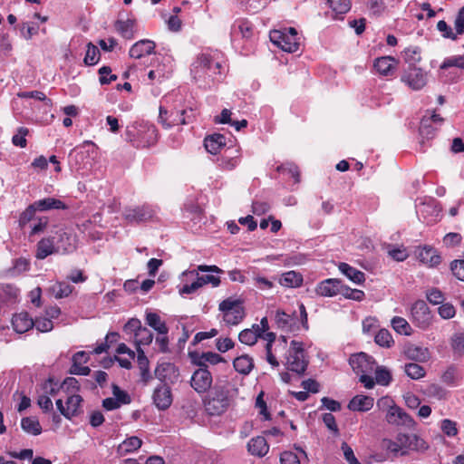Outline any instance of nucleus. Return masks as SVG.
I'll use <instances>...</instances> for the list:
<instances>
[{
  "instance_id": "33",
  "label": "nucleus",
  "mask_w": 464,
  "mask_h": 464,
  "mask_svg": "<svg viewBox=\"0 0 464 464\" xmlns=\"http://www.w3.org/2000/svg\"><path fill=\"white\" fill-rule=\"evenodd\" d=\"M142 445V440L137 436L126 438L117 448L120 456H125L138 450Z\"/></svg>"
},
{
  "instance_id": "53",
  "label": "nucleus",
  "mask_w": 464,
  "mask_h": 464,
  "mask_svg": "<svg viewBox=\"0 0 464 464\" xmlns=\"http://www.w3.org/2000/svg\"><path fill=\"white\" fill-rule=\"evenodd\" d=\"M36 208H34V204L29 205L20 215L19 217V227H24L30 221H34Z\"/></svg>"
},
{
  "instance_id": "7",
  "label": "nucleus",
  "mask_w": 464,
  "mask_h": 464,
  "mask_svg": "<svg viewBox=\"0 0 464 464\" xmlns=\"http://www.w3.org/2000/svg\"><path fill=\"white\" fill-rule=\"evenodd\" d=\"M270 41L287 53H295L299 49V38L295 28L273 30L269 34Z\"/></svg>"
},
{
  "instance_id": "3",
  "label": "nucleus",
  "mask_w": 464,
  "mask_h": 464,
  "mask_svg": "<svg viewBox=\"0 0 464 464\" xmlns=\"http://www.w3.org/2000/svg\"><path fill=\"white\" fill-rule=\"evenodd\" d=\"M237 394L238 389L235 384L218 382L214 387L212 398L206 404L207 410L212 415H218L226 411Z\"/></svg>"
},
{
  "instance_id": "1",
  "label": "nucleus",
  "mask_w": 464,
  "mask_h": 464,
  "mask_svg": "<svg viewBox=\"0 0 464 464\" xmlns=\"http://www.w3.org/2000/svg\"><path fill=\"white\" fill-rule=\"evenodd\" d=\"M221 62L217 52L198 53L191 64L190 72L194 82L203 88L210 87L221 74Z\"/></svg>"
},
{
  "instance_id": "38",
  "label": "nucleus",
  "mask_w": 464,
  "mask_h": 464,
  "mask_svg": "<svg viewBox=\"0 0 464 464\" xmlns=\"http://www.w3.org/2000/svg\"><path fill=\"white\" fill-rule=\"evenodd\" d=\"M82 399L79 394H68L63 416L70 419L79 413Z\"/></svg>"
},
{
  "instance_id": "15",
  "label": "nucleus",
  "mask_w": 464,
  "mask_h": 464,
  "mask_svg": "<svg viewBox=\"0 0 464 464\" xmlns=\"http://www.w3.org/2000/svg\"><path fill=\"white\" fill-rule=\"evenodd\" d=\"M349 363L357 374L372 373L375 369V362L372 356L365 353L353 354Z\"/></svg>"
},
{
  "instance_id": "8",
  "label": "nucleus",
  "mask_w": 464,
  "mask_h": 464,
  "mask_svg": "<svg viewBox=\"0 0 464 464\" xmlns=\"http://www.w3.org/2000/svg\"><path fill=\"white\" fill-rule=\"evenodd\" d=\"M218 309L223 314L224 322L228 325H237L245 317V310L240 299L228 297L219 304Z\"/></svg>"
},
{
  "instance_id": "59",
  "label": "nucleus",
  "mask_w": 464,
  "mask_h": 464,
  "mask_svg": "<svg viewBox=\"0 0 464 464\" xmlns=\"http://www.w3.org/2000/svg\"><path fill=\"white\" fill-rule=\"evenodd\" d=\"M254 285L256 288L264 292L271 291L276 287L273 281L261 276H256L254 277Z\"/></svg>"
},
{
  "instance_id": "2",
  "label": "nucleus",
  "mask_w": 464,
  "mask_h": 464,
  "mask_svg": "<svg viewBox=\"0 0 464 464\" xmlns=\"http://www.w3.org/2000/svg\"><path fill=\"white\" fill-rule=\"evenodd\" d=\"M126 140L136 148H148L158 140V131L153 124L149 122H135L126 128Z\"/></svg>"
},
{
  "instance_id": "23",
  "label": "nucleus",
  "mask_w": 464,
  "mask_h": 464,
  "mask_svg": "<svg viewBox=\"0 0 464 464\" xmlns=\"http://www.w3.org/2000/svg\"><path fill=\"white\" fill-rule=\"evenodd\" d=\"M156 44L153 41L144 39L135 43L130 49V56L134 59H141L153 53Z\"/></svg>"
},
{
  "instance_id": "11",
  "label": "nucleus",
  "mask_w": 464,
  "mask_h": 464,
  "mask_svg": "<svg viewBox=\"0 0 464 464\" xmlns=\"http://www.w3.org/2000/svg\"><path fill=\"white\" fill-rule=\"evenodd\" d=\"M199 272H212L215 274H222L223 270L217 266L199 265L194 270L183 272L181 276H197L200 282L201 286L209 284L213 287H217L220 285V278L218 276L214 275L199 276Z\"/></svg>"
},
{
  "instance_id": "19",
  "label": "nucleus",
  "mask_w": 464,
  "mask_h": 464,
  "mask_svg": "<svg viewBox=\"0 0 464 464\" xmlns=\"http://www.w3.org/2000/svg\"><path fill=\"white\" fill-rule=\"evenodd\" d=\"M154 405L160 411L167 410L172 403V393L169 385L160 384L155 388L152 395Z\"/></svg>"
},
{
  "instance_id": "44",
  "label": "nucleus",
  "mask_w": 464,
  "mask_h": 464,
  "mask_svg": "<svg viewBox=\"0 0 464 464\" xmlns=\"http://www.w3.org/2000/svg\"><path fill=\"white\" fill-rule=\"evenodd\" d=\"M186 278L191 280L190 283H185L179 289V293L180 295L184 296L186 295H191L196 293L199 288H201L200 282L197 276H185Z\"/></svg>"
},
{
  "instance_id": "63",
  "label": "nucleus",
  "mask_w": 464,
  "mask_h": 464,
  "mask_svg": "<svg viewBox=\"0 0 464 464\" xmlns=\"http://www.w3.org/2000/svg\"><path fill=\"white\" fill-rule=\"evenodd\" d=\"M281 464H300V458L297 453L286 450L280 456Z\"/></svg>"
},
{
  "instance_id": "58",
  "label": "nucleus",
  "mask_w": 464,
  "mask_h": 464,
  "mask_svg": "<svg viewBox=\"0 0 464 464\" xmlns=\"http://www.w3.org/2000/svg\"><path fill=\"white\" fill-rule=\"evenodd\" d=\"M437 127H433L430 124V121L428 119H421L420 125V134L422 138L431 139L435 135Z\"/></svg>"
},
{
  "instance_id": "49",
  "label": "nucleus",
  "mask_w": 464,
  "mask_h": 464,
  "mask_svg": "<svg viewBox=\"0 0 464 464\" xmlns=\"http://www.w3.org/2000/svg\"><path fill=\"white\" fill-rule=\"evenodd\" d=\"M152 333L146 327H144L142 330H140V333L137 334V335L134 336V343L136 345V349L140 348L141 345L150 344L152 342Z\"/></svg>"
},
{
  "instance_id": "45",
  "label": "nucleus",
  "mask_w": 464,
  "mask_h": 464,
  "mask_svg": "<svg viewBox=\"0 0 464 464\" xmlns=\"http://www.w3.org/2000/svg\"><path fill=\"white\" fill-rule=\"evenodd\" d=\"M19 295V289L12 285H0V299L5 302L14 301Z\"/></svg>"
},
{
  "instance_id": "24",
  "label": "nucleus",
  "mask_w": 464,
  "mask_h": 464,
  "mask_svg": "<svg viewBox=\"0 0 464 464\" xmlns=\"http://www.w3.org/2000/svg\"><path fill=\"white\" fill-rule=\"evenodd\" d=\"M218 160L221 169L233 170L240 162L239 151L237 148L228 149Z\"/></svg>"
},
{
  "instance_id": "32",
  "label": "nucleus",
  "mask_w": 464,
  "mask_h": 464,
  "mask_svg": "<svg viewBox=\"0 0 464 464\" xmlns=\"http://www.w3.org/2000/svg\"><path fill=\"white\" fill-rule=\"evenodd\" d=\"M404 354L407 358L418 362H426L430 358V352L428 348L416 344L406 345L404 348Z\"/></svg>"
},
{
  "instance_id": "48",
  "label": "nucleus",
  "mask_w": 464,
  "mask_h": 464,
  "mask_svg": "<svg viewBox=\"0 0 464 464\" xmlns=\"http://www.w3.org/2000/svg\"><path fill=\"white\" fill-rule=\"evenodd\" d=\"M404 372L412 380H419L425 375L424 368L413 362L405 364Z\"/></svg>"
},
{
  "instance_id": "12",
  "label": "nucleus",
  "mask_w": 464,
  "mask_h": 464,
  "mask_svg": "<svg viewBox=\"0 0 464 464\" xmlns=\"http://www.w3.org/2000/svg\"><path fill=\"white\" fill-rule=\"evenodd\" d=\"M188 118V111L185 109L179 111L172 110L169 111L163 106L160 107L159 120L160 122L167 129L188 123V121L187 120Z\"/></svg>"
},
{
  "instance_id": "62",
  "label": "nucleus",
  "mask_w": 464,
  "mask_h": 464,
  "mask_svg": "<svg viewBox=\"0 0 464 464\" xmlns=\"http://www.w3.org/2000/svg\"><path fill=\"white\" fill-rule=\"evenodd\" d=\"M29 130L26 128L21 127L17 132L13 136L12 142L14 146L24 148L27 145L26 136Z\"/></svg>"
},
{
  "instance_id": "25",
  "label": "nucleus",
  "mask_w": 464,
  "mask_h": 464,
  "mask_svg": "<svg viewBox=\"0 0 464 464\" xmlns=\"http://www.w3.org/2000/svg\"><path fill=\"white\" fill-rule=\"evenodd\" d=\"M398 62L392 56L379 57L374 61V68L382 76L392 75Z\"/></svg>"
},
{
  "instance_id": "9",
  "label": "nucleus",
  "mask_w": 464,
  "mask_h": 464,
  "mask_svg": "<svg viewBox=\"0 0 464 464\" xmlns=\"http://www.w3.org/2000/svg\"><path fill=\"white\" fill-rule=\"evenodd\" d=\"M260 338L267 342L266 345V357L267 362L274 368L279 366V362L276 359L278 353L286 350L287 340L286 337L282 335L276 342V334L272 332L261 333Z\"/></svg>"
},
{
  "instance_id": "37",
  "label": "nucleus",
  "mask_w": 464,
  "mask_h": 464,
  "mask_svg": "<svg viewBox=\"0 0 464 464\" xmlns=\"http://www.w3.org/2000/svg\"><path fill=\"white\" fill-rule=\"evenodd\" d=\"M204 145L209 153L217 154L226 145V138L218 133L209 135L205 139Z\"/></svg>"
},
{
  "instance_id": "61",
  "label": "nucleus",
  "mask_w": 464,
  "mask_h": 464,
  "mask_svg": "<svg viewBox=\"0 0 464 464\" xmlns=\"http://www.w3.org/2000/svg\"><path fill=\"white\" fill-rule=\"evenodd\" d=\"M34 326L41 333H46L53 328V321L45 316L37 317L34 321Z\"/></svg>"
},
{
  "instance_id": "13",
  "label": "nucleus",
  "mask_w": 464,
  "mask_h": 464,
  "mask_svg": "<svg viewBox=\"0 0 464 464\" xmlns=\"http://www.w3.org/2000/svg\"><path fill=\"white\" fill-rule=\"evenodd\" d=\"M411 318L420 328L425 329L429 326L431 315L427 304L422 300L416 301L411 309Z\"/></svg>"
},
{
  "instance_id": "17",
  "label": "nucleus",
  "mask_w": 464,
  "mask_h": 464,
  "mask_svg": "<svg viewBox=\"0 0 464 464\" xmlns=\"http://www.w3.org/2000/svg\"><path fill=\"white\" fill-rule=\"evenodd\" d=\"M155 376L162 384H174L179 377V368L171 362H161L155 369Z\"/></svg>"
},
{
  "instance_id": "50",
  "label": "nucleus",
  "mask_w": 464,
  "mask_h": 464,
  "mask_svg": "<svg viewBox=\"0 0 464 464\" xmlns=\"http://www.w3.org/2000/svg\"><path fill=\"white\" fill-rule=\"evenodd\" d=\"M450 67H457L464 70V55H452L444 59L440 69L446 70Z\"/></svg>"
},
{
  "instance_id": "20",
  "label": "nucleus",
  "mask_w": 464,
  "mask_h": 464,
  "mask_svg": "<svg viewBox=\"0 0 464 464\" xmlns=\"http://www.w3.org/2000/svg\"><path fill=\"white\" fill-rule=\"evenodd\" d=\"M342 285L343 284L339 279L329 278L319 283L315 291L321 296L332 297L341 294Z\"/></svg>"
},
{
  "instance_id": "31",
  "label": "nucleus",
  "mask_w": 464,
  "mask_h": 464,
  "mask_svg": "<svg viewBox=\"0 0 464 464\" xmlns=\"http://www.w3.org/2000/svg\"><path fill=\"white\" fill-rule=\"evenodd\" d=\"M373 398L366 395H356L349 402L348 408L353 411H368L373 407Z\"/></svg>"
},
{
  "instance_id": "52",
  "label": "nucleus",
  "mask_w": 464,
  "mask_h": 464,
  "mask_svg": "<svg viewBox=\"0 0 464 464\" xmlns=\"http://www.w3.org/2000/svg\"><path fill=\"white\" fill-rule=\"evenodd\" d=\"M100 59V51L92 43L87 45L86 54L84 57V63L86 65H94Z\"/></svg>"
},
{
  "instance_id": "35",
  "label": "nucleus",
  "mask_w": 464,
  "mask_h": 464,
  "mask_svg": "<svg viewBox=\"0 0 464 464\" xmlns=\"http://www.w3.org/2000/svg\"><path fill=\"white\" fill-rule=\"evenodd\" d=\"M254 365L253 358L246 354L237 356L233 361L234 369L242 375H248Z\"/></svg>"
},
{
  "instance_id": "55",
  "label": "nucleus",
  "mask_w": 464,
  "mask_h": 464,
  "mask_svg": "<svg viewBox=\"0 0 464 464\" xmlns=\"http://www.w3.org/2000/svg\"><path fill=\"white\" fill-rule=\"evenodd\" d=\"M327 2L336 14H345L351 8L350 0H327Z\"/></svg>"
},
{
  "instance_id": "39",
  "label": "nucleus",
  "mask_w": 464,
  "mask_h": 464,
  "mask_svg": "<svg viewBox=\"0 0 464 464\" xmlns=\"http://www.w3.org/2000/svg\"><path fill=\"white\" fill-rule=\"evenodd\" d=\"M259 336H261L260 327L258 324H255L251 329L241 331L238 339L244 344L253 345L256 343Z\"/></svg>"
},
{
  "instance_id": "5",
  "label": "nucleus",
  "mask_w": 464,
  "mask_h": 464,
  "mask_svg": "<svg viewBox=\"0 0 464 464\" xmlns=\"http://www.w3.org/2000/svg\"><path fill=\"white\" fill-rule=\"evenodd\" d=\"M377 406L381 410H386L385 420L389 424L403 426L408 429L415 427L416 422L403 409L396 405L390 397L379 399Z\"/></svg>"
},
{
  "instance_id": "6",
  "label": "nucleus",
  "mask_w": 464,
  "mask_h": 464,
  "mask_svg": "<svg viewBox=\"0 0 464 464\" xmlns=\"http://www.w3.org/2000/svg\"><path fill=\"white\" fill-rule=\"evenodd\" d=\"M285 366L288 371L298 375L304 373L308 360L305 356L303 343L293 340L285 356Z\"/></svg>"
},
{
  "instance_id": "36",
  "label": "nucleus",
  "mask_w": 464,
  "mask_h": 464,
  "mask_svg": "<svg viewBox=\"0 0 464 464\" xmlns=\"http://www.w3.org/2000/svg\"><path fill=\"white\" fill-rule=\"evenodd\" d=\"M338 268L342 274L348 277L352 282L357 285H361L365 280L364 273L351 266L347 263H340Z\"/></svg>"
},
{
  "instance_id": "28",
  "label": "nucleus",
  "mask_w": 464,
  "mask_h": 464,
  "mask_svg": "<svg viewBox=\"0 0 464 464\" xmlns=\"http://www.w3.org/2000/svg\"><path fill=\"white\" fill-rule=\"evenodd\" d=\"M247 450L251 455L262 458L267 454L269 445L264 437L256 436L247 443Z\"/></svg>"
},
{
  "instance_id": "27",
  "label": "nucleus",
  "mask_w": 464,
  "mask_h": 464,
  "mask_svg": "<svg viewBox=\"0 0 464 464\" xmlns=\"http://www.w3.org/2000/svg\"><path fill=\"white\" fill-rule=\"evenodd\" d=\"M12 325L16 333L24 334L34 327V320L26 312H21L13 316Z\"/></svg>"
},
{
  "instance_id": "21",
  "label": "nucleus",
  "mask_w": 464,
  "mask_h": 464,
  "mask_svg": "<svg viewBox=\"0 0 464 464\" xmlns=\"http://www.w3.org/2000/svg\"><path fill=\"white\" fill-rule=\"evenodd\" d=\"M275 321L279 329L285 332H295L299 329V324L295 314H286L284 311H277Z\"/></svg>"
},
{
  "instance_id": "26",
  "label": "nucleus",
  "mask_w": 464,
  "mask_h": 464,
  "mask_svg": "<svg viewBox=\"0 0 464 464\" xmlns=\"http://www.w3.org/2000/svg\"><path fill=\"white\" fill-rule=\"evenodd\" d=\"M416 255L421 263L430 267L437 266L440 263V256L433 247L427 246L420 247L416 251Z\"/></svg>"
},
{
  "instance_id": "34",
  "label": "nucleus",
  "mask_w": 464,
  "mask_h": 464,
  "mask_svg": "<svg viewBox=\"0 0 464 464\" xmlns=\"http://www.w3.org/2000/svg\"><path fill=\"white\" fill-rule=\"evenodd\" d=\"M34 208L37 211H48L52 209H65L66 205L60 199L54 198H45L34 201Z\"/></svg>"
},
{
  "instance_id": "56",
  "label": "nucleus",
  "mask_w": 464,
  "mask_h": 464,
  "mask_svg": "<svg viewBox=\"0 0 464 464\" xmlns=\"http://www.w3.org/2000/svg\"><path fill=\"white\" fill-rule=\"evenodd\" d=\"M375 370L376 382L382 386H387L392 381L391 372L384 367H377Z\"/></svg>"
},
{
  "instance_id": "40",
  "label": "nucleus",
  "mask_w": 464,
  "mask_h": 464,
  "mask_svg": "<svg viewBox=\"0 0 464 464\" xmlns=\"http://www.w3.org/2000/svg\"><path fill=\"white\" fill-rule=\"evenodd\" d=\"M146 323L148 325L152 327L155 331L159 333L160 335L168 334L169 328L167 327L165 322H163L160 315L155 313H149L146 315Z\"/></svg>"
},
{
  "instance_id": "22",
  "label": "nucleus",
  "mask_w": 464,
  "mask_h": 464,
  "mask_svg": "<svg viewBox=\"0 0 464 464\" xmlns=\"http://www.w3.org/2000/svg\"><path fill=\"white\" fill-rule=\"evenodd\" d=\"M89 360V355L84 351L77 352L72 356V363L70 368L72 374L86 376L90 373L91 369L88 366H84Z\"/></svg>"
},
{
  "instance_id": "46",
  "label": "nucleus",
  "mask_w": 464,
  "mask_h": 464,
  "mask_svg": "<svg viewBox=\"0 0 464 464\" xmlns=\"http://www.w3.org/2000/svg\"><path fill=\"white\" fill-rule=\"evenodd\" d=\"M170 70L168 69L165 64H159L155 69L149 72L148 77L151 82H161L168 78Z\"/></svg>"
},
{
  "instance_id": "29",
  "label": "nucleus",
  "mask_w": 464,
  "mask_h": 464,
  "mask_svg": "<svg viewBox=\"0 0 464 464\" xmlns=\"http://www.w3.org/2000/svg\"><path fill=\"white\" fill-rule=\"evenodd\" d=\"M55 237H48L41 239L37 243L35 256L38 259H44L48 256L57 253V248L54 244Z\"/></svg>"
},
{
  "instance_id": "57",
  "label": "nucleus",
  "mask_w": 464,
  "mask_h": 464,
  "mask_svg": "<svg viewBox=\"0 0 464 464\" xmlns=\"http://www.w3.org/2000/svg\"><path fill=\"white\" fill-rule=\"evenodd\" d=\"M403 59L411 65L420 62L421 59L420 49L418 47L406 48L403 52Z\"/></svg>"
},
{
  "instance_id": "60",
  "label": "nucleus",
  "mask_w": 464,
  "mask_h": 464,
  "mask_svg": "<svg viewBox=\"0 0 464 464\" xmlns=\"http://www.w3.org/2000/svg\"><path fill=\"white\" fill-rule=\"evenodd\" d=\"M49 223V218L47 217H38L34 219V223L31 226L30 235H37L44 231Z\"/></svg>"
},
{
  "instance_id": "54",
  "label": "nucleus",
  "mask_w": 464,
  "mask_h": 464,
  "mask_svg": "<svg viewBox=\"0 0 464 464\" xmlns=\"http://www.w3.org/2000/svg\"><path fill=\"white\" fill-rule=\"evenodd\" d=\"M375 343L382 347H391L393 339L391 333L386 329L380 330L375 335Z\"/></svg>"
},
{
  "instance_id": "64",
  "label": "nucleus",
  "mask_w": 464,
  "mask_h": 464,
  "mask_svg": "<svg viewBox=\"0 0 464 464\" xmlns=\"http://www.w3.org/2000/svg\"><path fill=\"white\" fill-rule=\"evenodd\" d=\"M453 275L461 281H464V260H454L450 264Z\"/></svg>"
},
{
  "instance_id": "47",
  "label": "nucleus",
  "mask_w": 464,
  "mask_h": 464,
  "mask_svg": "<svg viewBox=\"0 0 464 464\" xmlns=\"http://www.w3.org/2000/svg\"><path fill=\"white\" fill-rule=\"evenodd\" d=\"M392 326L400 334L410 335L411 328L409 323L402 317L395 316L392 319Z\"/></svg>"
},
{
  "instance_id": "16",
  "label": "nucleus",
  "mask_w": 464,
  "mask_h": 464,
  "mask_svg": "<svg viewBox=\"0 0 464 464\" xmlns=\"http://www.w3.org/2000/svg\"><path fill=\"white\" fill-rule=\"evenodd\" d=\"M401 82L413 91L422 89L427 83L426 73L417 67H410L401 76Z\"/></svg>"
},
{
  "instance_id": "18",
  "label": "nucleus",
  "mask_w": 464,
  "mask_h": 464,
  "mask_svg": "<svg viewBox=\"0 0 464 464\" xmlns=\"http://www.w3.org/2000/svg\"><path fill=\"white\" fill-rule=\"evenodd\" d=\"M156 209L150 205L126 208L123 216L129 222L147 221L154 217Z\"/></svg>"
},
{
  "instance_id": "14",
  "label": "nucleus",
  "mask_w": 464,
  "mask_h": 464,
  "mask_svg": "<svg viewBox=\"0 0 464 464\" xmlns=\"http://www.w3.org/2000/svg\"><path fill=\"white\" fill-rule=\"evenodd\" d=\"M53 237H55L54 244L57 253H71L76 248L75 235L65 228H59Z\"/></svg>"
},
{
  "instance_id": "4",
  "label": "nucleus",
  "mask_w": 464,
  "mask_h": 464,
  "mask_svg": "<svg viewBox=\"0 0 464 464\" xmlns=\"http://www.w3.org/2000/svg\"><path fill=\"white\" fill-rule=\"evenodd\" d=\"M383 448L395 455H406L411 450H424L426 442L415 434L400 433L394 440H384Z\"/></svg>"
},
{
  "instance_id": "10",
  "label": "nucleus",
  "mask_w": 464,
  "mask_h": 464,
  "mask_svg": "<svg viewBox=\"0 0 464 464\" xmlns=\"http://www.w3.org/2000/svg\"><path fill=\"white\" fill-rule=\"evenodd\" d=\"M195 364L198 366L190 378V386L198 393H205L209 391L213 384L212 373L208 369L207 365L201 361H194Z\"/></svg>"
},
{
  "instance_id": "42",
  "label": "nucleus",
  "mask_w": 464,
  "mask_h": 464,
  "mask_svg": "<svg viewBox=\"0 0 464 464\" xmlns=\"http://www.w3.org/2000/svg\"><path fill=\"white\" fill-rule=\"evenodd\" d=\"M73 290V287L66 283L58 281L50 286V293L56 298L61 299L69 296Z\"/></svg>"
},
{
  "instance_id": "30",
  "label": "nucleus",
  "mask_w": 464,
  "mask_h": 464,
  "mask_svg": "<svg viewBox=\"0 0 464 464\" xmlns=\"http://www.w3.org/2000/svg\"><path fill=\"white\" fill-rule=\"evenodd\" d=\"M278 283L284 287L296 288L302 285L303 276L299 272L290 270L279 276Z\"/></svg>"
},
{
  "instance_id": "43",
  "label": "nucleus",
  "mask_w": 464,
  "mask_h": 464,
  "mask_svg": "<svg viewBox=\"0 0 464 464\" xmlns=\"http://www.w3.org/2000/svg\"><path fill=\"white\" fill-rule=\"evenodd\" d=\"M21 427L24 431L31 435H39L42 432V427L35 417H25L21 420Z\"/></svg>"
},
{
  "instance_id": "41",
  "label": "nucleus",
  "mask_w": 464,
  "mask_h": 464,
  "mask_svg": "<svg viewBox=\"0 0 464 464\" xmlns=\"http://www.w3.org/2000/svg\"><path fill=\"white\" fill-rule=\"evenodd\" d=\"M134 24L133 19L118 20L115 23V28L117 32L126 39H131L134 34Z\"/></svg>"
},
{
  "instance_id": "51",
  "label": "nucleus",
  "mask_w": 464,
  "mask_h": 464,
  "mask_svg": "<svg viewBox=\"0 0 464 464\" xmlns=\"http://www.w3.org/2000/svg\"><path fill=\"white\" fill-rule=\"evenodd\" d=\"M440 430L444 435L450 438L456 437L459 432L457 422L450 419H444L440 421Z\"/></svg>"
}]
</instances>
